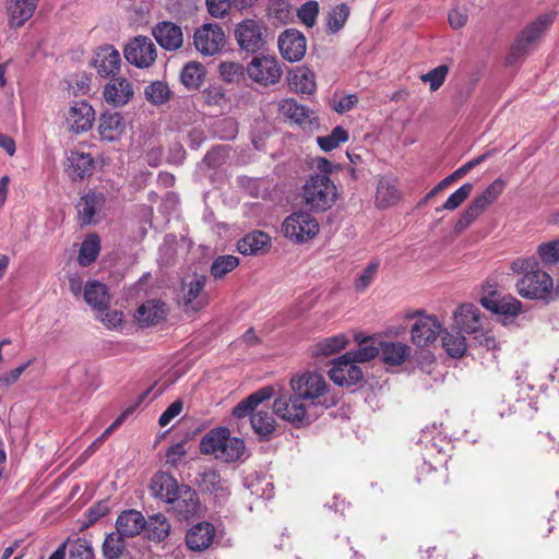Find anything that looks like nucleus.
I'll return each mask as SVG.
<instances>
[{"instance_id":"e2e57ef3","label":"nucleus","mask_w":559,"mask_h":559,"mask_svg":"<svg viewBox=\"0 0 559 559\" xmlns=\"http://www.w3.org/2000/svg\"><path fill=\"white\" fill-rule=\"evenodd\" d=\"M33 360H28L19 367L12 369L9 372H4L0 376V386H10L14 384L21 377V374L32 365Z\"/></svg>"},{"instance_id":"7ed1b4c3","label":"nucleus","mask_w":559,"mask_h":559,"mask_svg":"<svg viewBox=\"0 0 559 559\" xmlns=\"http://www.w3.org/2000/svg\"><path fill=\"white\" fill-rule=\"evenodd\" d=\"M337 198V188L326 175H311L302 187V201L313 212L328 211Z\"/></svg>"},{"instance_id":"a211bd4d","label":"nucleus","mask_w":559,"mask_h":559,"mask_svg":"<svg viewBox=\"0 0 559 559\" xmlns=\"http://www.w3.org/2000/svg\"><path fill=\"white\" fill-rule=\"evenodd\" d=\"M134 96L133 84L126 78H112L103 90L105 102L112 107H123Z\"/></svg>"},{"instance_id":"0e129e2a","label":"nucleus","mask_w":559,"mask_h":559,"mask_svg":"<svg viewBox=\"0 0 559 559\" xmlns=\"http://www.w3.org/2000/svg\"><path fill=\"white\" fill-rule=\"evenodd\" d=\"M187 451L183 442L171 444L166 452V462L171 466H177L179 462L186 456Z\"/></svg>"},{"instance_id":"423d86ee","label":"nucleus","mask_w":559,"mask_h":559,"mask_svg":"<svg viewBox=\"0 0 559 559\" xmlns=\"http://www.w3.org/2000/svg\"><path fill=\"white\" fill-rule=\"evenodd\" d=\"M506 181L501 178L493 180L479 195L474 198L469 205L462 212L454 230L461 233L469 227L491 204L502 194Z\"/></svg>"},{"instance_id":"c9c22d12","label":"nucleus","mask_w":559,"mask_h":559,"mask_svg":"<svg viewBox=\"0 0 559 559\" xmlns=\"http://www.w3.org/2000/svg\"><path fill=\"white\" fill-rule=\"evenodd\" d=\"M273 395V389L270 386L262 388L257 392L250 394L247 399L242 400L233 409V415L237 418H243L254 413V409L264 401H267Z\"/></svg>"},{"instance_id":"6e6552de","label":"nucleus","mask_w":559,"mask_h":559,"mask_svg":"<svg viewBox=\"0 0 559 559\" xmlns=\"http://www.w3.org/2000/svg\"><path fill=\"white\" fill-rule=\"evenodd\" d=\"M247 76L262 87L273 86L280 83L283 69L275 56H254L246 66Z\"/></svg>"},{"instance_id":"774afa93","label":"nucleus","mask_w":559,"mask_h":559,"mask_svg":"<svg viewBox=\"0 0 559 559\" xmlns=\"http://www.w3.org/2000/svg\"><path fill=\"white\" fill-rule=\"evenodd\" d=\"M99 319L103 322V324L110 330L118 329L122 324V312L118 310H111L99 312Z\"/></svg>"},{"instance_id":"cd10ccee","label":"nucleus","mask_w":559,"mask_h":559,"mask_svg":"<svg viewBox=\"0 0 559 559\" xmlns=\"http://www.w3.org/2000/svg\"><path fill=\"white\" fill-rule=\"evenodd\" d=\"M39 0H8L7 13L9 25L14 28L22 27L28 21L38 4Z\"/></svg>"},{"instance_id":"b1692460","label":"nucleus","mask_w":559,"mask_h":559,"mask_svg":"<svg viewBox=\"0 0 559 559\" xmlns=\"http://www.w3.org/2000/svg\"><path fill=\"white\" fill-rule=\"evenodd\" d=\"M153 36L159 46L166 50L174 51L183 44L181 27L173 22H160L153 28Z\"/></svg>"},{"instance_id":"37998d69","label":"nucleus","mask_w":559,"mask_h":559,"mask_svg":"<svg viewBox=\"0 0 559 559\" xmlns=\"http://www.w3.org/2000/svg\"><path fill=\"white\" fill-rule=\"evenodd\" d=\"M348 343V337L344 333L326 337L314 344L312 354L314 356H330L336 352L345 348Z\"/></svg>"},{"instance_id":"864d4df0","label":"nucleus","mask_w":559,"mask_h":559,"mask_svg":"<svg viewBox=\"0 0 559 559\" xmlns=\"http://www.w3.org/2000/svg\"><path fill=\"white\" fill-rule=\"evenodd\" d=\"M238 265L239 259L237 257L230 254L219 255L213 261L210 272L214 278H223Z\"/></svg>"},{"instance_id":"a18cd8bd","label":"nucleus","mask_w":559,"mask_h":559,"mask_svg":"<svg viewBox=\"0 0 559 559\" xmlns=\"http://www.w3.org/2000/svg\"><path fill=\"white\" fill-rule=\"evenodd\" d=\"M462 331L448 332L442 336V345L447 353L453 358H461L467 350V344Z\"/></svg>"},{"instance_id":"13d9d810","label":"nucleus","mask_w":559,"mask_h":559,"mask_svg":"<svg viewBox=\"0 0 559 559\" xmlns=\"http://www.w3.org/2000/svg\"><path fill=\"white\" fill-rule=\"evenodd\" d=\"M69 559H94V551L88 540L78 538L69 546Z\"/></svg>"},{"instance_id":"412c9836","label":"nucleus","mask_w":559,"mask_h":559,"mask_svg":"<svg viewBox=\"0 0 559 559\" xmlns=\"http://www.w3.org/2000/svg\"><path fill=\"white\" fill-rule=\"evenodd\" d=\"M123 116L117 111H105L99 117L98 133L103 141L117 142L126 132Z\"/></svg>"},{"instance_id":"a878e982","label":"nucleus","mask_w":559,"mask_h":559,"mask_svg":"<svg viewBox=\"0 0 559 559\" xmlns=\"http://www.w3.org/2000/svg\"><path fill=\"white\" fill-rule=\"evenodd\" d=\"M215 537V527L210 522L193 525L186 534L187 547L192 551L207 549Z\"/></svg>"},{"instance_id":"f03ea898","label":"nucleus","mask_w":559,"mask_h":559,"mask_svg":"<svg viewBox=\"0 0 559 559\" xmlns=\"http://www.w3.org/2000/svg\"><path fill=\"white\" fill-rule=\"evenodd\" d=\"M556 16L557 13L555 11H549L538 15L534 21L527 24L515 38L507 57V62L513 64L533 50L554 24Z\"/></svg>"},{"instance_id":"69168bd1","label":"nucleus","mask_w":559,"mask_h":559,"mask_svg":"<svg viewBox=\"0 0 559 559\" xmlns=\"http://www.w3.org/2000/svg\"><path fill=\"white\" fill-rule=\"evenodd\" d=\"M182 406L183 404L180 400L173 402L159 416V426H167L175 417H177L181 413Z\"/></svg>"},{"instance_id":"680f3d73","label":"nucleus","mask_w":559,"mask_h":559,"mask_svg":"<svg viewBox=\"0 0 559 559\" xmlns=\"http://www.w3.org/2000/svg\"><path fill=\"white\" fill-rule=\"evenodd\" d=\"M126 413L119 416L92 444L86 449L85 454H93L102 443L122 424Z\"/></svg>"},{"instance_id":"5fc2aeb1","label":"nucleus","mask_w":559,"mask_h":559,"mask_svg":"<svg viewBox=\"0 0 559 559\" xmlns=\"http://www.w3.org/2000/svg\"><path fill=\"white\" fill-rule=\"evenodd\" d=\"M473 191V185L466 182L462 185L459 189H456L453 193L449 195L447 201L443 203L441 207L436 209L437 212L441 210L454 211L459 206H461L464 201L469 197Z\"/></svg>"},{"instance_id":"c756f323","label":"nucleus","mask_w":559,"mask_h":559,"mask_svg":"<svg viewBox=\"0 0 559 559\" xmlns=\"http://www.w3.org/2000/svg\"><path fill=\"white\" fill-rule=\"evenodd\" d=\"M146 525V520L140 511L134 509L121 512L116 521V532L123 537L138 536Z\"/></svg>"},{"instance_id":"603ef678","label":"nucleus","mask_w":559,"mask_h":559,"mask_svg":"<svg viewBox=\"0 0 559 559\" xmlns=\"http://www.w3.org/2000/svg\"><path fill=\"white\" fill-rule=\"evenodd\" d=\"M352 360L356 362H367L380 356V342L364 340L359 342V348L347 352Z\"/></svg>"},{"instance_id":"3c124183","label":"nucleus","mask_w":559,"mask_h":559,"mask_svg":"<svg viewBox=\"0 0 559 559\" xmlns=\"http://www.w3.org/2000/svg\"><path fill=\"white\" fill-rule=\"evenodd\" d=\"M348 139V132L342 126H336L330 134L317 136L316 141L322 151L331 152L338 147L340 144L347 142Z\"/></svg>"},{"instance_id":"72a5a7b5","label":"nucleus","mask_w":559,"mask_h":559,"mask_svg":"<svg viewBox=\"0 0 559 559\" xmlns=\"http://www.w3.org/2000/svg\"><path fill=\"white\" fill-rule=\"evenodd\" d=\"M411 347L402 342L380 341L381 360L389 366H401L411 356Z\"/></svg>"},{"instance_id":"2eb2a0df","label":"nucleus","mask_w":559,"mask_h":559,"mask_svg":"<svg viewBox=\"0 0 559 559\" xmlns=\"http://www.w3.org/2000/svg\"><path fill=\"white\" fill-rule=\"evenodd\" d=\"M168 510L176 513L181 519H188L198 513L200 500L194 489L186 484H181L176 491L175 497L167 503Z\"/></svg>"},{"instance_id":"1a4fd4ad","label":"nucleus","mask_w":559,"mask_h":559,"mask_svg":"<svg viewBox=\"0 0 559 559\" xmlns=\"http://www.w3.org/2000/svg\"><path fill=\"white\" fill-rule=\"evenodd\" d=\"M235 38L241 50L255 53L266 45L267 27L261 20L246 19L236 25Z\"/></svg>"},{"instance_id":"58836bf2","label":"nucleus","mask_w":559,"mask_h":559,"mask_svg":"<svg viewBox=\"0 0 559 559\" xmlns=\"http://www.w3.org/2000/svg\"><path fill=\"white\" fill-rule=\"evenodd\" d=\"M206 75L204 66L200 62L190 61L182 68L180 72V82L188 90H198Z\"/></svg>"},{"instance_id":"c03bdc74","label":"nucleus","mask_w":559,"mask_h":559,"mask_svg":"<svg viewBox=\"0 0 559 559\" xmlns=\"http://www.w3.org/2000/svg\"><path fill=\"white\" fill-rule=\"evenodd\" d=\"M350 9L346 3L332 7L326 13V28L331 34H337L348 20Z\"/></svg>"},{"instance_id":"6ab92c4d","label":"nucleus","mask_w":559,"mask_h":559,"mask_svg":"<svg viewBox=\"0 0 559 559\" xmlns=\"http://www.w3.org/2000/svg\"><path fill=\"white\" fill-rule=\"evenodd\" d=\"M92 64L100 76H115L120 70L121 57L112 45H104L96 49Z\"/></svg>"},{"instance_id":"4be33fe9","label":"nucleus","mask_w":559,"mask_h":559,"mask_svg":"<svg viewBox=\"0 0 559 559\" xmlns=\"http://www.w3.org/2000/svg\"><path fill=\"white\" fill-rule=\"evenodd\" d=\"M66 173L72 180L90 177L94 170V159L90 153L71 151L67 156Z\"/></svg>"},{"instance_id":"bb28decb","label":"nucleus","mask_w":559,"mask_h":559,"mask_svg":"<svg viewBox=\"0 0 559 559\" xmlns=\"http://www.w3.org/2000/svg\"><path fill=\"white\" fill-rule=\"evenodd\" d=\"M166 305L159 299H150L136 309L134 319L141 326L155 325L166 318Z\"/></svg>"},{"instance_id":"9b49d317","label":"nucleus","mask_w":559,"mask_h":559,"mask_svg":"<svg viewBox=\"0 0 559 559\" xmlns=\"http://www.w3.org/2000/svg\"><path fill=\"white\" fill-rule=\"evenodd\" d=\"M409 319L417 318L411 328V341L417 347H427L435 343L442 331V324L432 314H424L416 311L407 316Z\"/></svg>"},{"instance_id":"f8f14e48","label":"nucleus","mask_w":559,"mask_h":559,"mask_svg":"<svg viewBox=\"0 0 559 559\" xmlns=\"http://www.w3.org/2000/svg\"><path fill=\"white\" fill-rule=\"evenodd\" d=\"M124 57L129 63L145 69L155 62L157 50L151 38L138 36L126 45Z\"/></svg>"},{"instance_id":"f3484780","label":"nucleus","mask_w":559,"mask_h":559,"mask_svg":"<svg viewBox=\"0 0 559 559\" xmlns=\"http://www.w3.org/2000/svg\"><path fill=\"white\" fill-rule=\"evenodd\" d=\"M481 306L497 314L516 317L522 311V302L510 295L501 296L497 290H489L480 298Z\"/></svg>"},{"instance_id":"aec40b11","label":"nucleus","mask_w":559,"mask_h":559,"mask_svg":"<svg viewBox=\"0 0 559 559\" xmlns=\"http://www.w3.org/2000/svg\"><path fill=\"white\" fill-rule=\"evenodd\" d=\"M95 120V110L86 100L74 102L69 109L67 122L75 133L88 131Z\"/></svg>"},{"instance_id":"f704fd0d","label":"nucleus","mask_w":559,"mask_h":559,"mask_svg":"<svg viewBox=\"0 0 559 559\" xmlns=\"http://www.w3.org/2000/svg\"><path fill=\"white\" fill-rule=\"evenodd\" d=\"M206 283L204 275H194L189 283L182 286V298L186 306H190L192 310H199L206 304L203 289Z\"/></svg>"},{"instance_id":"ddd939ff","label":"nucleus","mask_w":559,"mask_h":559,"mask_svg":"<svg viewBox=\"0 0 559 559\" xmlns=\"http://www.w3.org/2000/svg\"><path fill=\"white\" fill-rule=\"evenodd\" d=\"M225 33L216 23L202 25L194 33V46L203 56H214L225 45Z\"/></svg>"},{"instance_id":"e433bc0d","label":"nucleus","mask_w":559,"mask_h":559,"mask_svg":"<svg viewBox=\"0 0 559 559\" xmlns=\"http://www.w3.org/2000/svg\"><path fill=\"white\" fill-rule=\"evenodd\" d=\"M104 203V197L102 193L88 192L81 198L78 203V213L81 224L88 225L93 223L97 211Z\"/></svg>"},{"instance_id":"ea45409f","label":"nucleus","mask_w":559,"mask_h":559,"mask_svg":"<svg viewBox=\"0 0 559 559\" xmlns=\"http://www.w3.org/2000/svg\"><path fill=\"white\" fill-rule=\"evenodd\" d=\"M278 112L285 119L297 124H302L309 118V110L306 106L298 104L293 98H285L278 103Z\"/></svg>"},{"instance_id":"4468645a","label":"nucleus","mask_w":559,"mask_h":559,"mask_svg":"<svg viewBox=\"0 0 559 559\" xmlns=\"http://www.w3.org/2000/svg\"><path fill=\"white\" fill-rule=\"evenodd\" d=\"M357 362L345 353L334 360L333 367L330 369V379L340 386H350L362 379V371Z\"/></svg>"},{"instance_id":"338daca9","label":"nucleus","mask_w":559,"mask_h":559,"mask_svg":"<svg viewBox=\"0 0 559 559\" xmlns=\"http://www.w3.org/2000/svg\"><path fill=\"white\" fill-rule=\"evenodd\" d=\"M205 102L209 105L222 106L226 103V94L221 86H212L204 92Z\"/></svg>"},{"instance_id":"4c0bfd02","label":"nucleus","mask_w":559,"mask_h":559,"mask_svg":"<svg viewBox=\"0 0 559 559\" xmlns=\"http://www.w3.org/2000/svg\"><path fill=\"white\" fill-rule=\"evenodd\" d=\"M400 199L401 193L395 180L386 177L380 178L377 186L376 205L378 207H389L396 204Z\"/></svg>"},{"instance_id":"a19ab883","label":"nucleus","mask_w":559,"mask_h":559,"mask_svg":"<svg viewBox=\"0 0 559 559\" xmlns=\"http://www.w3.org/2000/svg\"><path fill=\"white\" fill-rule=\"evenodd\" d=\"M173 92L169 85L164 81H154L144 87L145 99L154 105L162 106L169 102Z\"/></svg>"},{"instance_id":"79ce46f5","label":"nucleus","mask_w":559,"mask_h":559,"mask_svg":"<svg viewBox=\"0 0 559 559\" xmlns=\"http://www.w3.org/2000/svg\"><path fill=\"white\" fill-rule=\"evenodd\" d=\"M147 537L154 542H163L169 536L170 523L162 513H156L146 521Z\"/></svg>"},{"instance_id":"09e8293b","label":"nucleus","mask_w":559,"mask_h":559,"mask_svg":"<svg viewBox=\"0 0 559 559\" xmlns=\"http://www.w3.org/2000/svg\"><path fill=\"white\" fill-rule=\"evenodd\" d=\"M124 538L118 532L107 534L102 546L103 556L106 559H120L126 549Z\"/></svg>"},{"instance_id":"0eeeda50","label":"nucleus","mask_w":559,"mask_h":559,"mask_svg":"<svg viewBox=\"0 0 559 559\" xmlns=\"http://www.w3.org/2000/svg\"><path fill=\"white\" fill-rule=\"evenodd\" d=\"M320 230L314 216L304 211H297L287 216L282 224L283 235L294 243H305L312 240Z\"/></svg>"},{"instance_id":"2f4dec72","label":"nucleus","mask_w":559,"mask_h":559,"mask_svg":"<svg viewBox=\"0 0 559 559\" xmlns=\"http://www.w3.org/2000/svg\"><path fill=\"white\" fill-rule=\"evenodd\" d=\"M288 83L293 91L299 94H313L317 90L314 72L306 67L299 66L288 73Z\"/></svg>"},{"instance_id":"6e6d98bb","label":"nucleus","mask_w":559,"mask_h":559,"mask_svg":"<svg viewBox=\"0 0 559 559\" xmlns=\"http://www.w3.org/2000/svg\"><path fill=\"white\" fill-rule=\"evenodd\" d=\"M448 74L449 67L445 64H440L429 72L421 74L420 80L421 82L429 84L431 92H436L443 85Z\"/></svg>"},{"instance_id":"20e7f679","label":"nucleus","mask_w":559,"mask_h":559,"mask_svg":"<svg viewBox=\"0 0 559 559\" xmlns=\"http://www.w3.org/2000/svg\"><path fill=\"white\" fill-rule=\"evenodd\" d=\"M202 453L212 454L224 462H235L245 452L243 440L230 437L227 428H218L206 433L200 443Z\"/></svg>"},{"instance_id":"8fccbe9b","label":"nucleus","mask_w":559,"mask_h":559,"mask_svg":"<svg viewBox=\"0 0 559 559\" xmlns=\"http://www.w3.org/2000/svg\"><path fill=\"white\" fill-rule=\"evenodd\" d=\"M218 73L222 80L229 84H238L247 75L246 67L240 62L224 61L218 67Z\"/></svg>"},{"instance_id":"39448f33","label":"nucleus","mask_w":559,"mask_h":559,"mask_svg":"<svg viewBox=\"0 0 559 559\" xmlns=\"http://www.w3.org/2000/svg\"><path fill=\"white\" fill-rule=\"evenodd\" d=\"M310 407V404L292 390L282 392L273 402L274 414L295 427H301L312 421Z\"/></svg>"},{"instance_id":"5701e85b","label":"nucleus","mask_w":559,"mask_h":559,"mask_svg":"<svg viewBox=\"0 0 559 559\" xmlns=\"http://www.w3.org/2000/svg\"><path fill=\"white\" fill-rule=\"evenodd\" d=\"M199 487L202 492L210 493L218 502H224L230 491L226 479H223L215 469H206L200 475Z\"/></svg>"},{"instance_id":"dca6fc26","label":"nucleus","mask_w":559,"mask_h":559,"mask_svg":"<svg viewBox=\"0 0 559 559\" xmlns=\"http://www.w3.org/2000/svg\"><path fill=\"white\" fill-rule=\"evenodd\" d=\"M282 57L289 62L301 60L307 50V40L304 34L297 29L284 31L277 40Z\"/></svg>"},{"instance_id":"9d476101","label":"nucleus","mask_w":559,"mask_h":559,"mask_svg":"<svg viewBox=\"0 0 559 559\" xmlns=\"http://www.w3.org/2000/svg\"><path fill=\"white\" fill-rule=\"evenodd\" d=\"M289 386L308 404L316 405L317 400L328 391V383L324 377L314 371H306L290 378Z\"/></svg>"},{"instance_id":"49530a36","label":"nucleus","mask_w":559,"mask_h":559,"mask_svg":"<svg viewBox=\"0 0 559 559\" xmlns=\"http://www.w3.org/2000/svg\"><path fill=\"white\" fill-rule=\"evenodd\" d=\"M99 250H100L99 237L95 234L88 235L85 238V240L82 242L80 251H79L78 261H79L80 265L87 266L91 263H93L97 259V257L99 254Z\"/></svg>"},{"instance_id":"7c9ffc66","label":"nucleus","mask_w":559,"mask_h":559,"mask_svg":"<svg viewBox=\"0 0 559 559\" xmlns=\"http://www.w3.org/2000/svg\"><path fill=\"white\" fill-rule=\"evenodd\" d=\"M85 302L95 311L104 312L109 305V294L107 286L98 281H88L83 290Z\"/></svg>"},{"instance_id":"393cba45","label":"nucleus","mask_w":559,"mask_h":559,"mask_svg":"<svg viewBox=\"0 0 559 559\" xmlns=\"http://www.w3.org/2000/svg\"><path fill=\"white\" fill-rule=\"evenodd\" d=\"M180 486L171 474L158 472L151 479L150 491L154 498L167 504Z\"/></svg>"},{"instance_id":"c85d7f7f","label":"nucleus","mask_w":559,"mask_h":559,"mask_svg":"<svg viewBox=\"0 0 559 559\" xmlns=\"http://www.w3.org/2000/svg\"><path fill=\"white\" fill-rule=\"evenodd\" d=\"M455 326L465 333H476L480 329V310L473 304L461 305L453 313Z\"/></svg>"},{"instance_id":"de8ad7c7","label":"nucleus","mask_w":559,"mask_h":559,"mask_svg":"<svg viewBox=\"0 0 559 559\" xmlns=\"http://www.w3.org/2000/svg\"><path fill=\"white\" fill-rule=\"evenodd\" d=\"M251 426L259 436H269L275 430V419L269 411L257 409L251 414Z\"/></svg>"},{"instance_id":"f257e3e1","label":"nucleus","mask_w":559,"mask_h":559,"mask_svg":"<svg viewBox=\"0 0 559 559\" xmlns=\"http://www.w3.org/2000/svg\"><path fill=\"white\" fill-rule=\"evenodd\" d=\"M514 273L523 274L516 283L521 297L531 300H547L554 288L551 276L540 269L534 257L519 258L511 263Z\"/></svg>"},{"instance_id":"4d7b16f0","label":"nucleus","mask_w":559,"mask_h":559,"mask_svg":"<svg viewBox=\"0 0 559 559\" xmlns=\"http://www.w3.org/2000/svg\"><path fill=\"white\" fill-rule=\"evenodd\" d=\"M380 266V262L378 260H373L369 262L366 267L358 274L355 281V289L357 292H365L376 278Z\"/></svg>"},{"instance_id":"052dcab7","label":"nucleus","mask_w":559,"mask_h":559,"mask_svg":"<svg viewBox=\"0 0 559 559\" xmlns=\"http://www.w3.org/2000/svg\"><path fill=\"white\" fill-rule=\"evenodd\" d=\"M319 14V3L317 1H308L301 5L297 15L299 20L307 27H312L316 24Z\"/></svg>"},{"instance_id":"bf43d9fd","label":"nucleus","mask_w":559,"mask_h":559,"mask_svg":"<svg viewBox=\"0 0 559 559\" xmlns=\"http://www.w3.org/2000/svg\"><path fill=\"white\" fill-rule=\"evenodd\" d=\"M537 253L545 264L557 263L559 261V239L540 243Z\"/></svg>"},{"instance_id":"473e14b6","label":"nucleus","mask_w":559,"mask_h":559,"mask_svg":"<svg viewBox=\"0 0 559 559\" xmlns=\"http://www.w3.org/2000/svg\"><path fill=\"white\" fill-rule=\"evenodd\" d=\"M271 246V238L264 231H252L243 236L237 242V250L245 255H257L267 252Z\"/></svg>"}]
</instances>
